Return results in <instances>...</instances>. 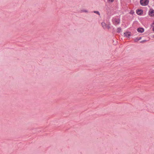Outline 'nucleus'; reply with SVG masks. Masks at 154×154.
Instances as JSON below:
<instances>
[{
    "mask_svg": "<svg viewBox=\"0 0 154 154\" xmlns=\"http://www.w3.org/2000/svg\"><path fill=\"white\" fill-rule=\"evenodd\" d=\"M112 20L113 23L116 26L119 24L120 23V20L119 18L113 17L112 19Z\"/></svg>",
    "mask_w": 154,
    "mask_h": 154,
    "instance_id": "1",
    "label": "nucleus"
},
{
    "mask_svg": "<svg viewBox=\"0 0 154 154\" xmlns=\"http://www.w3.org/2000/svg\"><path fill=\"white\" fill-rule=\"evenodd\" d=\"M149 2V0H140V2L142 5L146 6L148 4Z\"/></svg>",
    "mask_w": 154,
    "mask_h": 154,
    "instance_id": "2",
    "label": "nucleus"
},
{
    "mask_svg": "<svg viewBox=\"0 0 154 154\" xmlns=\"http://www.w3.org/2000/svg\"><path fill=\"white\" fill-rule=\"evenodd\" d=\"M124 36L129 38L131 35V32H126L124 33Z\"/></svg>",
    "mask_w": 154,
    "mask_h": 154,
    "instance_id": "3",
    "label": "nucleus"
},
{
    "mask_svg": "<svg viewBox=\"0 0 154 154\" xmlns=\"http://www.w3.org/2000/svg\"><path fill=\"white\" fill-rule=\"evenodd\" d=\"M137 31L139 32L142 33L144 32V29L143 28H139L137 29Z\"/></svg>",
    "mask_w": 154,
    "mask_h": 154,
    "instance_id": "4",
    "label": "nucleus"
},
{
    "mask_svg": "<svg viewBox=\"0 0 154 154\" xmlns=\"http://www.w3.org/2000/svg\"><path fill=\"white\" fill-rule=\"evenodd\" d=\"M149 14L151 17H154V10H150Z\"/></svg>",
    "mask_w": 154,
    "mask_h": 154,
    "instance_id": "5",
    "label": "nucleus"
},
{
    "mask_svg": "<svg viewBox=\"0 0 154 154\" xmlns=\"http://www.w3.org/2000/svg\"><path fill=\"white\" fill-rule=\"evenodd\" d=\"M143 10H136V13L138 15H141L143 14Z\"/></svg>",
    "mask_w": 154,
    "mask_h": 154,
    "instance_id": "6",
    "label": "nucleus"
},
{
    "mask_svg": "<svg viewBox=\"0 0 154 154\" xmlns=\"http://www.w3.org/2000/svg\"><path fill=\"white\" fill-rule=\"evenodd\" d=\"M101 25L104 29H105L106 27V24L104 22H102L101 23Z\"/></svg>",
    "mask_w": 154,
    "mask_h": 154,
    "instance_id": "7",
    "label": "nucleus"
},
{
    "mask_svg": "<svg viewBox=\"0 0 154 154\" xmlns=\"http://www.w3.org/2000/svg\"><path fill=\"white\" fill-rule=\"evenodd\" d=\"M141 37H140L139 38H136L135 39H134V41L135 42H137L138 41L140 40L141 39Z\"/></svg>",
    "mask_w": 154,
    "mask_h": 154,
    "instance_id": "8",
    "label": "nucleus"
},
{
    "mask_svg": "<svg viewBox=\"0 0 154 154\" xmlns=\"http://www.w3.org/2000/svg\"><path fill=\"white\" fill-rule=\"evenodd\" d=\"M121 28L120 27H119L117 29V33H120L121 31Z\"/></svg>",
    "mask_w": 154,
    "mask_h": 154,
    "instance_id": "9",
    "label": "nucleus"
},
{
    "mask_svg": "<svg viewBox=\"0 0 154 154\" xmlns=\"http://www.w3.org/2000/svg\"><path fill=\"white\" fill-rule=\"evenodd\" d=\"M129 13L131 14H134V10H130V12H129Z\"/></svg>",
    "mask_w": 154,
    "mask_h": 154,
    "instance_id": "10",
    "label": "nucleus"
},
{
    "mask_svg": "<svg viewBox=\"0 0 154 154\" xmlns=\"http://www.w3.org/2000/svg\"><path fill=\"white\" fill-rule=\"evenodd\" d=\"M94 13H96V14H98L99 15H100V14L99 12V11H94Z\"/></svg>",
    "mask_w": 154,
    "mask_h": 154,
    "instance_id": "11",
    "label": "nucleus"
},
{
    "mask_svg": "<svg viewBox=\"0 0 154 154\" xmlns=\"http://www.w3.org/2000/svg\"><path fill=\"white\" fill-rule=\"evenodd\" d=\"M81 12H85L87 13L88 12V11L87 10H81Z\"/></svg>",
    "mask_w": 154,
    "mask_h": 154,
    "instance_id": "12",
    "label": "nucleus"
},
{
    "mask_svg": "<svg viewBox=\"0 0 154 154\" xmlns=\"http://www.w3.org/2000/svg\"><path fill=\"white\" fill-rule=\"evenodd\" d=\"M151 26L152 27L154 26V21H153V23L152 24Z\"/></svg>",
    "mask_w": 154,
    "mask_h": 154,
    "instance_id": "13",
    "label": "nucleus"
},
{
    "mask_svg": "<svg viewBox=\"0 0 154 154\" xmlns=\"http://www.w3.org/2000/svg\"><path fill=\"white\" fill-rule=\"evenodd\" d=\"M106 27L108 29H109L110 28V27L109 25H107V26H106Z\"/></svg>",
    "mask_w": 154,
    "mask_h": 154,
    "instance_id": "14",
    "label": "nucleus"
},
{
    "mask_svg": "<svg viewBox=\"0 0 154 154\" xmlns=\"http://www.w3.org/2000/svg\"><path fill=\"white\" fill-rule=\"evenodd\" d=\"M108 1L109 2H113L114 1V0H108Z\"/></svg>",
    "mask_w": 154,
    "mask_h": 154,
    "instance_id": "15",
    "label": "nucleus"
},
{
    "mask_svg": "<svg viewBox=\"0 0 154 154\" xmlns=\"http://www.w3.org/2000/svg\"><path fill=\"white\" fill-rule=\"evenodd\" d=\"M152 30L154 32V26L152 27Z\"/></svg>",
    "mask_w": 154,
    "mask_h": 154,
    "instance_id": "16",
    "label": "nucleus"
},
{
    "mask_svg": "<svg viewBox=\"0 0 154 154\" xmlns=\"http://www.w3.org/2000/svg\"><path fill=\"white\" fill-rule=\"evenodd\" d=\"M137 10H141V9H138Z\"/></svg>",
    "mask_w": 154,
    "mask_h": 154,
    "instance_id": "17",
    "label": "nucleus"
}]
</instances>
